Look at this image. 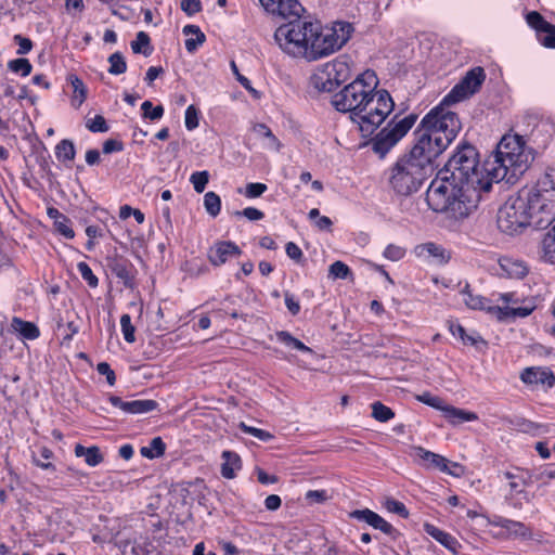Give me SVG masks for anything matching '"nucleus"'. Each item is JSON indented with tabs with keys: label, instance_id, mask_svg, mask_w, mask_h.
Segmentation results:
<instances>
[{
	"label": "nucleus",
	"instance_id": "obj_1",
	"mask_svg": "<svg viewBox=\"0 0 555 555\" xmlns=\"http://www.w3.org/2000/svg\"><path fill=\"white\" fill-rule=\"evenodd\" d=\"M272 15L289 20L274 33L280 48L289 55L317 61L340 50L350 39L353 27L348 22H335L322 28L318 22L301 18L305 8L298 0H259Z\"/></svg>",
	"mask_w": 555,
	"mask_h": 555
},
{
	"label": "nucleus",
	"instance_id": "obj_2",
	"mask_svg": "<svg viewBox=\"0 0 555 555\" xmlns=\"http://www.w3.org/2000/svg\"><path fill=\"white\" fill-rule=\"evenodd\" d=\"M450 105L452 103L442 100L425 114L413 131V143L424 147L434 159L450 146L462 129L459 115L450 111Z\"/></svg>",
	"mask_w": 555,
	"mask_h": 555
},
{
	"label": "nucleus",
	"instance_id": "obj_3",
	"mask_svg": "<svg viewBox=\"0 0 555 555\" xmlns=\"http://www.w3.org/2000/svg\"><path fill=\"white\" fill-rule=\"evenodd\" d=\"M440 175H446L455 184L457 192L473 190L477 195V202L482 199L483 194L492 189L494 179L480 166L477 149L464 141L460 143L451 157L440 169Z\"/></svg>",
	"mask_w": 555,
	"mask_h": 555
},
{
	"label": "nucleus",
	"instance_id": "obj_4",
	"mask_svg": "<svg viewBox=\"0 0 555 555\" xmlns=\"http://www.w3.org/2000/svg\"><path fill=\"white\" fill-rule=\"evenodd\" d=\"M492 157V160L486 162L485 170L492 176L494 182H511L529 168L534 153L526 145L522 137L505 134L496 144Z\"/></svg>",
	"mask_w": 555,
	"mask_h": 555
},
{
	"label": "nucleus",
	"instance_id": "obj_5",
	"mask_svg": "<svg viewBox=\"0 0 555 555\" xmlns=\"http://www.w3.org/2000/svg\"><path fill=\"white\" fill-rule=\"evenodd\" d=\"M436 159L424 147L414 143L410 151L401 155L389 168L388 182L396 194L410 196L417 192L433 172Z\"/></svg>",
	"mask_w": 555,
	"mask_h": 555
},
{
	"label": "nucleus",
	"instance_id": "obj_6",
	"mask_svg": "<svg viewBox=\"0 0 555 555\" xmlns=\"http://www.w3.org/2000/svg\"><path fill=\"white\" fill-rule=\"evenodd\" d=\"M454 183L446 175L438 171L437 178L433 180L426 191L428 207L435 212L448 214L454 219H463L477 208V195L473 190L467 189L457 192Z\"/></svg>",
	"mask_w": 555,
	"mask_h": 555
},
{
	"label": "nucleus",
	"instance_id": "obj_7",
	"mask_svg": "<svg viewBox=\"0 0 555 555\" xmlns=\"http://www.w3.org/2000/svg\"><path fill=\"white\" fill-rule=\"evenodd\" d=\"M393 108L395 102L390 93L376 88L364 99L352 121L359 126L363 137H369L386 120Z\"/></svg>",
	"mask_w": 555,
	"mask_h": 555
},
{
	"label": "nucleus",
	"instance_id": "obj_8",
	"mask_svg": "<svg viewBox=\"0 0 555 555\" xmlns=\"http://www.w3.org/2000/svg\"><path fill=\"white\" fill-rule=\"evenodd\" d=\"M378 82L375 72L367 69L335 93L331 103L338 112L349 113L352 120V117L359 113L364 99L377 88Z\"/></svg>",
	"mask_w": 555,
	"mask_h": 555
},
{
	"label": "nucleus",
	"instance_id": "obj_9",
	"mask_svg": "<svg viewBox=\"0 0 555 555\" xmlns=\"http://www.w3.org/2000/svg\"><path fill=\"white\" fill-rule=\"evenodd\" d=\"M521 192L537 214L535 228H547L555 220V169H547L534 188Z\"/></svg>",
	"mask_w": 555,
	"mask_h": 555
},
{
	"label": "nucleus",
	"instance_id": "obj_10",
	"mask_svg": "<svg viewBox=\"0 0 555 555\" xmlns=\"http://www.w3.org/2000/svg\"><path fill=\"white\" fill-rule=\"evenodd\" d=\"M535 220L537 214L530 199L521 191L516 196H509L496 216L498 228L508 235L521 232Z\"/></svg>",
	"mask_w": 555,
	"mask_h": 555
},
{
	"label": "nucleus",
	"instance_id": "obj_11",
	"mask_svg": "<svg viewBox=\"0 0 555 555\" xmlns=\"http://www.w3.org/2000/svg\"><path fill=\"white\" fill-rule=\"evenodd\" d=\"M417 118L418 116L414 113L402 118H399V114H396L387 125L371 139L370 144L372 151L380 158L385 157L390 150L408 134L416 124Z\"/></svg>",
	"mask_w": 555,
	"mask_h": 555
},
{
	"label": "nucleus",
	"instance_id": "obj_12",
	"mask_svg": "<svg viewBox=\"0 0 555 555\" xmlns=\"http://www.w3.org/2000/svg\"><path fill=\"white\" fill-rule=\"evenodd\" d=\"M349 78V63L343 57H337L326 63L320 73L313 76L312 81L318 90L332 92Z\"/></svg>",
	"mask_w": 555,
	"mask_h": 555
},
{
	"label": "nucleus",
	"instance_id": "obj_13",
	"mask_svg": "<svg viewBox=\"0 0 555 555\" xmlns=\"http://www.w3.org/2000/svg\"><path fill=\"white\" fill-rule=\"evenodd\" d=\"M486 80V72L481 66L470 68L465 76L443 98V103H459L477 93Z\"/></svg>",
	"mask_w": 555,
	"mask_h": 555
},
{
	"label": "nucleus",
	"instance_id": "obj_14",
	"mask_svg": "<svg viewBox=\"0 0 555 555\" xmlns=\"http://www.w3.org/2000/svg\"><path fill=\"white\" fill-rule=\"evenodd\" d=\"M527 24L534 29L540 44L547 49H555V25L547 22L538 11H530L526 15Z\"/></svg>",
	"mask_w": 555,
	"mask_h": 555
},
{
	"label": "nucleus",
	"instance_id": "obj_15",
	"mask_svg": "<svg viewBox=\"0 0 555 555\" xmlns=\"http://www.w3.org/2000/svg\"><path fill=\"white\" fill-rule=\"evenodd\" d=\"M106 267L126 288H133L135 268L129 259L115 253L106 257Z\"/></svg>",
	"mask_w": 555,
	"mask_h": 555
},
{
	"label": "nucleus",
	"instance_id": "obj_16",
	"mask_svg": "<svg viewBox=\"0 0 555 555\" xmlns=\"http://www.w3.org/2000/svg\"><path fill=\"white\" fill-rule=\"evenodd\" d=\"M108 401L113 406L118 408L124 413L131 415L146 414L158 408V402L153 399H137L132 401H124L118 396L109 395Z\"/></svg>",
	"mask_w": 555,
	"mask_h": 555
},
{
	"label": "nucleus",
	"instance_id": "obj_17",
	"mask_svg": "<svg viewBox=\"0 0 555 555\" xmlns=\"http://www.w3.org/2000/svg\"><path fill=\"white\" fill-rule=\"evenodd\" d=\"M241 254V248L234 242L219 241L209 248L207 257L212 266L219 267L225 263L229 257L240 256Z\"/></svg>",
	"mask_w": 555,
	"mask_h": 555
},
{
	"label": "nucleus",
	"instance_id": "obj_18",
	"mask_svg": "<svg viewBox=\"0 0 555 555\" xmlns=\"http://www.w3.org/2000/svg\"><path fill=\"white\" fill-rule=\"evenodd\" d=\"M520 379L525 384H541L550 388L555 385V374L548 367H526L520 374Z\"/></svg>",
	"mask_w": 555,
	"mask_h": 555
},
{
	"label": "nucleus",
	"instance_id": "obj_19",
	"mask_svg": "<svg viewBox=\"0 0 555 555\" xmlns=\"http://www.w3.org/2000/svg\"><path fill=\"white\" fill-rule=\"evenodd\" d=\"M416 456L422 461V464L426 468H435L442 473H448L452 476H457L455 472H452L449 469V464L451 463L448 459L444 456L434 453L431 451H428L422 447H415L414 448Z\"/></svg>",
	"mask_w": 555,
	"mask_h": 555
},
{
	"label": "nucleus",
	"instance_id": "obj_20",
	"mask_svg": "<svg viewBox=\"0 0 555 555\" xmlns=\"http://www.w3.org/2000/svg\"><path fill=\"white\" fill-rule=\"evenodd\" d=\"M503 475L505 479L509 480V489L515 493L522 492V490L519 489L520 485L530 486L535 482L534 472L529 469L516 467L515 472H504Z\"/></svg>",
	"mask_w": 555,
	"mask_h": 555
},
{
	"label": "nucleus",
	"instance_id": "obj_21",
	"mask_svg": "<svg viewBox=\"0 0 555 555\" xmlns=\"http://www.w3.org/2000/svg\"><path fill=\"white\" fill-rule=\"evenodd\" d=\"M423 527L424 531L428 535H430L433 539H435L437 542L443 545L447 550H449L453 554L457 553V546H460V544L459 541L453 535L429 522H425Z\"/></svg>",
	"mask_w": 555,
	"mask_h": 555
},
{
	"label": "nucleus",
	"instance_id": "obj_22",
	"mask_svg": "<svg viewBox=\"0 0 555 555\" xmlns=\"http://www.w3.org/2000/svg\"><path fill=\"white\" fill-rule=\"evenodd\" d=\"M221 459L223 460L221 464V476L225 479H234L236 477V472L242 469V460L241 456L230 450H224L221 453Z\"/></svg>",
	"mask_w": 555,
	"mask_h": 555
},
{
	"label": "nucleus",
	"instance_id": "obj_23",
	"mask_svg": "<svg viewBox=\"0 0 555 555\" xmlns=\"http://www.w3.org/2000/svg\"><path fill=\"white\" fill-rule=\"evenodd\" d=\"M442 414L444 418L453 426L460 425L464 422H474L478 420L477 413L459 409L449 404L443 408Z\"/></svg>",
	"mask_w": 555,
	"mask_h": 555
},
{
	"label": "nucleus",
	"instance_id": "obj_24",
	"mask_svg": "<svg viewBox=\"0 0 555 555\" xmlns=\"http://www.w3.org/2000/svg\"><path fill=\"white\" fill-rule=\"evenodd\" d=\"M442 414L444 418L453 426L460 425L464 422H474L478 420L477 413L459 409L449 404L443 408Z\"/></svg>",
	"mask_w": 555,
	"mask_h": 555
},
{
	"label": "nucleus",
	"instance_id": "obj_25",
	"mask_svg": "<svg viewBox=\"0 0 555 555\" xmlns=\"http://www.w3.org/2000/svg\"><path fill=\"white\" fill-rule=\"evenodd\" d=\"M416 251L420 256L434 258L440 264L447 263L450 259V254L441 245L431 242L418 245Z\"/></svg>",
	"mask_w": 555,
	"mask_h": 555
},
{
	"label": "nucleus",
	"instance_id": "obj_26",
	"mask_svg": "<svg viewBox=\"0 0 555 555\" xmlns=\"http://www.w3.org/2000/svg\"><path fill=\"white\" fill-rule=\"evenodd\" d=\"M449 331L453 336H457L466 346H478V344L487 345V341L480 335H469L465 328L456 321H448Z\"/></svg>",
	"mask_w": 555,
	"mask_h": 555
},
{
	"label": "nucleus",
	"instance_id": "obj_27",
	"mask_svg": "<svg viewBox=\"0 0 555 555\" xmlns=\"http://www.w3.org/2000/svg\"><path fill=\"white\" fill-rule=\"evenodd\" d=\"M11 326L13 331L21 334L23 338L34 340L40 336V331L35 323L24 321L21 318L14 317Z\"/></svg>",
	"mask_w": 555,
	"mask_h": 555
},
{
	"label": "nucleus",
	"instance_id": "obj_28",
	"mask_svg": "<svg viewBox=\"0 0 555 555\" xmlns=\"http://www.w3.org/2000/svg\"><path fill=\"white\" fill-rule=\"evenodd\" d=\"M75 455L77 457H81V456H85V462L89 465V466H98L99 464H101L104 460L101 451H100V448L96 447V446H92V447H89V448H86L81 444H76L75 447Z\"/></svg>",
	"mask_w": 555,
	"mask_h": 555
},
{
	"label": "nucleus",
	"instance_id": "obj_29",
	"mask_svg": "<svg viewBox=\"0 0 555 555\" xmlns=\"http://www.w3.org/2000/svg\"><path fill=\"white\" fill-rule=\"evenodd\" d=\"M376 530H380L383 533L390 537L393 541H396L400 535V531L396 529L390 522L385 520L380 515L373 512L367 524Z\"/></svg>",
	"mask_w": 555,
	"mask_h": 555
},
{
	"label": "nucleus",
	"instance_id": "obj_30",
	"mask_svg": "<svg viewBox=\"0 0 555 555\" xmlns=\"http://www.w3.org/2000/svg\"><path fill=\"white\" fill-rule=\"evenodd\" d=\"M461 294L463 295V300L468 308L488 311V307L486 305L489 302V299L480 295H474L468 283H465L464 287L461 289Z\"/></svg>",
	"mask_w": 555,
	"mask_h": 555
},
{
	"label": "nucleus",
	"instance_id": "obj_31",
	"mask_svg": "<svg viewBox=\"0 0 555 555\" xmlns=\"http://www.w3.org/2000/svg\"><path fill=\"white\" fill-rule=\"evenodd\" d=\"M542 255L541 258L544 262L555 264V227L551 232L546 233L541 243Z\"/></svg>",
	"mask_w": 555,
	"mask_h": 555
},
{
	"label": "nucleus",
	"instance_id": "obj_32",
	"mask_svg": "<svg viewBox=\"0 0 555 555\" xmlns=\"http://www.w3.org/2000/svg\"><path fill=\"white\" fill-rule=\"evenodd\" d=\"M130 46L133 53L143 54L144 56H150L154 51L151 38L145 31H139Z\"/></svg>",
	"mask_w": 555,
	"mask_h": 555
},
{
	"label": "nucleus",
	"instance_id": "obj_33",
	"mask_svg": "<svg viewBox=\"0 0 555 555\" xmlns=\"http://www.w3.org/2000/svg\"><path fill=\"white\" fill-rule=\"evenodd\" d=\"M166 443L163 441L162 437H154L149 446L142 447L140 449V453L143 457L149 460H153L156 457H160L165 454Z\"/></svg>",
	"mask_w": 555,
	"mask_h": 555
},
{
	"label": "nucleus",
	"instance_id": "obj_34",
	"mask_svg": "<svg viewBox=\"0 0 555 555\" xmlns=\"http://www.w3.org/2000/svg\"><path fill=\"white\" fill-rule=\"evenodd\" d=\"M276 338L281 344H283L292 349H296L304 353H312V349L310 347L306 346L301 340L294 337L287 331L276 332Z\"/></svg>",
	"mask_w": 555,
	"mask_h": 555
},
{
	"label": "nucleus",
	"instance_id": "obj_35",
	"mask_svg": "<svg viewBox=\"0 0 555 555\" xmlns=\"http://www.w3.org/2000/svg\"><path fill=\"white\" fill-rule=\"evenodd\" d=\"M76 149L73 141L68 139L61 140L55 146V156L59 160H74Z\"/></svg>",
	"mask_w": 555,
	"mask_h": 555
},
{
	"label": "nucleus",
	"instance_id": "obj_36",
	"mask_svg": "<svg viewBox=\"0 0 555 555\" xmlns=\"http://www.w3.org/2000/svg\"><path fill=\"white\" fill-rule=\"evenodd\" d=\"M513 538L530 539L532 537L531 529L521 521L508 518L507 525L504 528Z\"/></svg>",
	"mask_w": 555,
	"mask_h": 555
},
{
	"label": "nucleus",
	"instance_id": "obj_37",
	"mask_svg": "<svg viewBox=\"0 0 555 555\" xmlns=\"http://www.w3.org/2000/svg\"><path fill=\"white\" fill-rule=\"evenodd\" d=\"M372 417L380 423H386L395 417V412L380 401L371 404Z\"/></svg>",
	"mask_w": 555,
	"mask_h": 555
},
{
	"label": "nucleus",
	"instance_id": "obj_38",
	"mask_svg": "<svg viewBox=\"0 0 555 555\" xmlns=\"http://www.w3.org/2000/svg\"><path fill=\"white\" fill-rule=\"evenodd\" d=\"M107 61L109 63V67H108L107 72L111 75L117 76V75H121V74L126 73L127 62L121 52H119V51L114 52L113 54H111L108 56Z\"/></svg>",
	"mask_w": 555,
	"mask_h": 555
},
{
	"label": "nucleus",
	"instance_id": "obj_39",
	"mask_svg": "<svg viewBox=\"0 0 555 555\" xmlns=\"http://www.w3.org/2000/svg\"><path fill=\"white\" fill-rule=\"evenodd\" d=\"M204 207L211 217H217L221 210V198L220 196L209 191L204 195Z\"/></svg>",
	"mask_w": 555,
	"mask_h": 555
},
{
	"label": "nucleus",
	"instance_id": "obj_40",
	"mask_svg": "<svg viewBox=\"0 0 555 555\" xmlns=\"http://www.w3.org/2000/svg\"><path fill=\"white\" fill-rule=\"evenodd\" d=\"M353 273L351 269L343 261L337 260L333 262L328 268V276L336 280H347L352 278Z\"/></svg>",
	"mask_w": 555,
	"mask_h": 555
},
{
	"label": "nucleus",
	"instance_id": "obj_41",
	"mask_svg": "<svg viewBox=\"0 0 555 555\" xmlns=\"http://www.w3.org/2000/svg\"><path fill=\"white\" fill-rule=\"evenodd\" d=\"M8 68L13 73H16L23 77H26V76L30 75V73L33 70V65L29 62V60L20 57V59L9 61Z\"/></svg>",
	"mask_w": 555,
	"mask_h": 555
},
{
	"label": "nucleus",
	"instance_id": "obj_42",
	"mask_svg": "<svg viewBox=\"0 0 555 555\" xmlns=\"http://www.w3.org/2000/svg\"><path fill=\"white\" fill-rule=\"evenodd\" d=\"M253 129L259 137L268 139L271 147H274L276 151L281 149L280 140L266 124H256Z\"/></svg>",
	"mask_w": 555,
	"mask_h": 555
},
{
	"label": "nucleus",
	"instance_id": "obj_43",
	"mask_svg": "<svg viewBox=\"0 0 555 555\" xmlns=\"http://www.w3.org/2000/svg\"><path fill=\"white\" fill-rule=\"evenodd\" d=\"M208 181L209 172L207 170L195 171L190 177V182L192 183L196 193H203Z\"/></svg>",
	"mask_w": 555,
	"mask_h": 555
},
{
	"label": "nucleus",
	"instance_id": "obj_44",
	"mask_svg": "<svg viewBox=\"0 0 555 555\" xmlns=\"http://www.w3.org/2000/svg\"><path fill=\"white\" fill-rule=\"evenodd\" d=\"M120 326L124 338L127 343L132 344L135 341V327L131 323V317L127 313L120 317Z\"/></svg>",
	"mask_w": 555,
	"mask_h": 555
},
{
	"label": "nucleus",
	"instance_id": "obj_45",
	"mask_svg": "<svg viewBox=\"0 0 555 555\" xmlns=\"http://www.w3.org/2000/svg\"><path fill=\"white\" fill-rule=\"evenodd\" d=\"M384 507L388 512L395 513L404 519L409 518V516H410V513H409L408 508L405 507V505L402 502L397 501L392 498H387L385 500Z\"/></svg>",
	"mask_w": 555,
	"mask_h": 555
},
{
	"label": "nucleus",
	"instance_id": "obj_46",
	"mask_svg": "<svg viewBox=\"0 0 555 555\" xmlns=\"http://www.w3.org/2000/svg\"><path fill=\"white\" fill-rule=\"evenodd\" d=\"M77 270L90 287L95 288L99 285V279L87 262H78Z\"/></svg>",
	"mask_w": 555,
	"mask_h": 555
},
{
	"label": "nucleus",
	"instance_id": "obj_47",
	"mask_svg": "<svg viewBox=\"0 0 555 555\" xmlns=\"http://www.w3.org/2000/svg\"><path fill=\"white\" fill-rule=\"evenodd\" d=\"M141 109L143 112V117L151 120L160 119L165 112L163 105L154 107L151 101H144L141 105Z\"/></svg>",
	"mask_w": 555,
	"mask_h": 555
},
{
	"label": "nucleus",
	"instance_id": "obj_48",
	"mask_svg": "<svg viewBox=\"0 0 555 555\" xmlns=\"http://www.w3.org/2000/svg\"><path fill=\"white\" fill-rule=\"evenodd\" d=\"M416 399L420 402H422L428 406H431L436 410H439L441 412L443 411V408H446V405H447L440 397L434 396L429 391H425L422 395H418L416 397Z\"/></svg>",
	"mask_w": 555,
	"mask_h": 555
},
{
	"label": "nucleus",
	"instance_id": "obj_49",
	"mask_svg": "<svg viewBox=\"0 0 555 555\" xmlns=\"http://www.w3.org/2000/svg\"><path fill=\"white\" fill-rule=\"evenodd\" d=\"M86 128L93 133L107 132L109 127L102 115H95L94 118L87 120Z\"/></svg>",
	"mask_w": 555,
	"mask_h": 555
},
{
	"label": "nucleus",
	"instance_id": "obj_50",
	"mask_svg": "<svg viewBox=\"0 0 555 555\" xmlns=\"http://www.w3.org/2000/svg\"><path fill=\"white\" fill-rule=\"evenodd\" d=\"M54 228L57 233H60L67 240H72L75 236V232L72 229V221L66 216L62 217V219H60V220L56 219L54 221Z\"/></svg>",
	"mask_w": 555,
	"mask_h": 555
},
{
	"label": "nucleus",
	"instance_id": "obj_51",
	"mask_svg": "<svg viewBox=\"0 0 555 555\" xmlns=\"http://www.w3.org/2000/svg\"><path fill=\"white\" fill-rule=\"evenodd\" d=\"M405 248L399 246V245H395V244H389L385 250H384V257L390 261H399L401 260L404 256H405Z\"/></svg>",
	"mask_w": 555,
	"mask_h": 555
},
{
	"label": "nucleus",
	"instance_id": "obj_52",
	"mask_svg": "<svg viewBox=\"0 0 555 555\" xmlns=\"http://www.w3.org/2000/svg\"><path fill=\"white\" fill-rule=\"evenodd\" d=\"M268 190L267 184L261 182H250L246 184L245 196L247 198L260 197Z\"/></svg>",
	"mask_w": 555,
	"mask_h": 555
},
{
	"label": "nucleus",
	"instance_id": "obj_53",
	"mask_svg": "<svg viewBox=\"0 0 555 555\" xmlns=\"http://www.w3.org/2000/svg\"><path fill=\"white\" fill-rule=\"evenodd\" d=\"M199 125L198 109L194 105H189L185 109V128L194 130Z\"/></svg>",
	"mask_w": 555,
	"mask_h": 555
},
{
	"label": "nucleus",
	"instance_id": "obj_54",
	"mask_svg": "<svg viewBox=\"0 0 555 555\" xmlns=\"http://www.w3.org/2000/svg\"><path fill=\"white\" fill-rule=\"evenodd\" d=\"M241 429L255 438H258L261 441H269L273 438V435H271L269 431L256 427L248 426L244 423L241 424Z\"/></svg>",
	"mask_w": 555,
	"mask_h": 555
},
{
	"label": "nucleus",
	"instance_id": "obj_55",
	"mask_svg": "<svg viewBox=\"0 0 555 555\" xmlns=\"http://www.w3.org/2000/svg\"><path fill=\"white\" fill-rule=\"evenodd\" d=\"M233 215L235 217H245L250 221H258L264 218V214L255 207H246L243 210H236Z\"/></svg>",
	"mask_w": 555,
	"mask_h": 555
},
{
	"label": "nucleus",
	"instance_id": "obj_56",
	"mask_svg": "<svg viewBox=\"0 0 555 555\" xmlns=\"http://www.w3.org/2000/svg\"><path fill=\"white\" fill-rule=\"evenodd\" d=\"M508 264L512 266L511 269H508L507 264H502V267L507 271V273L511 275V276H515V278H524L525 275H527L528 273V268L525 266L524 262L521 261H516V262H509L508 261Z\"/></svg>",
	"mask_w": 555,
	"mask_h": 555
},
{
	"label": "nucleus",
	"instance_id": "obj_57",
	"mask_svg": "<svg viewBox=\"0 0 555 555\" xmlns=\"http://www.w3.org/2000/svg\"><path fill=\"white\" fill-rule=\"evenodd\" d=\"M203 9L201 0H181V10L188 15L192 16Z\"/></svg>",
	"mask_w": 555,
	"mask_h": 555
},
{
	"label": "nucleus",
	"instance_id": "obj_58",
	"mask_svg": "<svg viewBox=\"0 0 555 555\" xmlns=\"http://www.w3.org/2000/svg\"><path fill=\"white\" fill-rule=\"evenodd\" d=\"M96 371L100 375H104L106 377V382L109 386L115 385L116 374L107 362L98 363Z\"/></svg>",
	"mask_w": 555,
	"mask_h": 555
},
{
	"label": "nucleus",
	"instance_id": "obj_59",
	"mask_svg": "<svg viewBox=\"0 0 555 555\" xmlns=\"http://www.w3.org/2000/svg\"><path fill=\"white\" fill-rule=\"evenodd\" d=\"M13 40L18 46L17 54L20 55H25L33 49V41L29 38L23 37L22 35H15Z\"/></svg>",
	"mask_w": 555,
	"mask_h": 555
},
{
	"label": "nucleus",
	"instance_id": "obj_60",
	"mask_svg": "<svg viewBox=\"0 0 555 555\" xmlns=\"http://www.w3.org/2000/svg\"><path fill=\"white\" fill-rule=\"evenodd\" d=\"M555 479V469L550 467H541L534 472V480L547 485L548 480Z\"/></svg>",
	"mask_w": 555,
	"mask_h": 555
},
{
	"label": "nucleus",
	"instance_id": "obj_61",
	"mask_svg": "<svg viewBox=\"0 0 555 555\" xmlns=\"http://www.w3.org/2000/svg\"><path fill=\"white\" fill-rule=\"evenodd\" d=\"M69 81L74 89V92L79 94V96H80L79 103L81 104L87 98V89L85 87L83 81L75 75H72L69 77Z\"/></svg>",
	"mask_w": 555,
	"mask_h": 555
},
{
	"label": "nucleus",
	"instance_id": "obj_62",
	"mask_svg": "<svg viewBox=\"0 0 555 555\" xmlns=\"http://www.w3.org/2000/svg\"><path fill=\"white\" fill-rule=\"evenodd\" d=\"M125 149V145L122 141L116 140V139H107L103 143V153L104 154H112V153H118L122 152Z\"/></svg>",
	"mask_w": 555,
	"mask_h": 555
},
{
	"label": "nucleus",
	"instance_id": "obj_63",
	"mask_svg": "<svg viewBox=\"0 0 555 555\" xmlns=\"http://www.w3.org/2000/svg\"><path fill=\"white\" fill-rule=\"evenodd\" d=\"M285 306L292 315H297L300 311V304L288 291L284 292Z\"/></svg>",
	"mask_w": 555,
	"mask_h": 555
},
{
	"label": "nucleus",
	"instance_id": "obj_64",
	"mask_svg": "<svg viewBox=\"0 0 555 555\" xmlns=\"http://www.w3.org/2000/svg\"><path fill=\"white\" fill-rule=\"evenodd\" d=\"M286 255L296 262H300L304 258L302 250L294 242H288L285 245Z\"/></svg>",
	"mask_w": 555,
	"mask_h": 555
}]
</instances>
